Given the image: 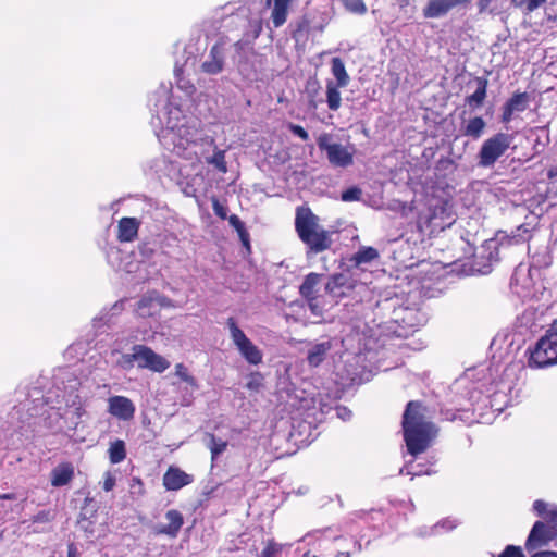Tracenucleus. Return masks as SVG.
Returning <instances> with one entry per match:
<instances>
[{
  "label": "nucleus",
  "mask_w": 557,
  "mask_h": 557,
  "mask_svg": "<svg viewBox=\"0 0 557 557\" xmlns=\"http://www.w3.org/2000/svg\"><path fill=\"white\" fill-rule=\"evenodd\" d=\"M421 400L407 403L401 418V429L407 451L416 457L424 453L436 438L440 429L426 417Z\"/></svg>",
  "instance_id": "f257e3e1"
},
{
  "label": "nucleus",
  "mask_w": 557,
  "mask_h": 557,
  "mask_svg": "<svg viewBox=\"0 0 557 557\" xmlns=\"http://www.w3.org/2000/svg\"><path fill=\"white\" fill-rule=\"evenodd\" d=\"M295 231L307 247V255H318L332 248L334 232L323 228L320 219L307 206L296 209Z\"/></svg>",
  "instance_id": "f03ea898"
},
{
  "label": "nucleus",
  "mask_w": 557,
  "mask_h": 557,
  "mask_svg": "<svg viewBox=\"0 0 557 557\" xmlns=\"http://www.w3.org/2000/svg\"><path fill=\"white\" fill-rule=\"evenodd\" d=\"M528 362L531 368H546L557 364V326H555V323L530 349Z\"/></svg>",
  "instance_id": "7ed1b4c3"
},
{
  "label": "nucleus",
  "mask_w": 557,
  "mask_h": 557,
  "mask_svg": "<svg viewBox=\"0 0 557 557\" xmlns=\"http://www.w3.org/2000/svg\"><path fill=\"white\" fill-rule=\"evenodd\" d=\"M455 222L451 212V206L447 200L438 199V202L429 208L426 215H420L418 225L421 231H444Z\"/></svg>",
  "instance_id": "20e7f679"
},
{
  "label": "nucleus",
  "mask_w": 557,
  "mask_h": 557,
  "mask_svg": "<svg viewBox=\"0 0 557 557\" xmlns=\"http://www.w3.org/2000/svg\"><path fill=\"white\" fill-rule=\"evenodd\" d=\"M512 136L507 133H497L487 138L478 153V165L490 168L508 150Z\"/></svg>",
  "instance_id": "39448f33"
},
{
  "label": "nucleus",
  "mask_w": 557,
  "mask_h": 557,
  "mask_svg": "<svg viewBox=\"0 0 557 557\" xmlns=\"http://www.w3.org/2000/svg\"><path fill=\"white\" fill-rule=\"evenodd\" d=\"M226 325L228 326L231 338L240 356L252 366L260 364L263 359L262 351L246 336L236 320L230 317L226 320Z\"/></svg>",
  "instance_id": "423d86ee"
},
{
  "label": "nucleus",
  "mask_w": 557,
  "mask_h": 557,
  "mask_svg": "<svg viewBox=\"0 0 557 557\" xmlns=\"http://www.w3.org/2000/svg\"><path fill=\"white\" fill-rule=\"evenodd\" d=\"M330 134H321L318 137V147L321 151L326 152L329 162L334 166L347 168L354 163L356 149L354 145L343 146L337 143H330Z\"/></svg>",
  "instance_id": "0eeeda50"
},
{
  "label": "nucleus",
  "mask_w": 557,
  "mask_h": 557,
  "mask_svg": "<svg viewBox=\"0 0 557 557\" xmlns=\"http://www.w3.org/2000/svg\"><path fill=\"white\" fill-rule=\"evenodd\" d=\"M322 277V274L311 272L305 276L299 287L300 295L307 300L311 312L315 315H322L326 306L324 297L318 294V286Z\"/></svg>",
  "instance_id": "6e6552de"
},
{
  "label": "nucleus",
  "mask_w": 557,
  "mask_h": 557,
  "mask_svg": "<svg viewBox=\"0 0 557 557\" xmlns=\"http://www.w3.org/2000/svg\"><path fill=\"white\" fill-rule=\"evenodd\" d=\"M132 350L135 351L134 358L137 359V368L139 369L162 373L170 367V362L149 346L136 344L132 347Z\"/></svg>",
  "instance_id": "1a4fd4ad"
},
{
  "label": "nucleus",
  "mask_w": 557,
  "mask_h": 557,
  "mask_svg": "<svg viewBox=\"0 0 557 557\" xmlns=\"http://www.w3.org/2000/svg\"><path fill=\"white\" fill-rule=\"evenodd\" d=\"M557 537V532L552 523L545 521H536L525 541V549L531 553L537 548L547 546Z\"/></svg>",
  "instance_id": "9d476101"
},
{
  "label": "nucleus",
  "mask_w": 557,
  "mask_h": 557,
  "mask_svg": "<svg viewBox=\"0 0 557 557\" xmlns=\"http://www.w3.org/2000/svg\"><path fill=\"white\" fill-rule=\"evenodd\" d=\"M356 285L357 281L352 276L346 273H335L329 277L325 292L333 300H338L349 296Z\"/></svg>",
  "instance_id": "9b49d317"
},
{
  "label": "nucleus",
  "mask_w": 557,
  "mask_h": 557,
  "mask_svg": "<svg viewBox=\"0 0 557 557\" xmlns=\"http://www.w3.org/2000/svg\"><path fill=\"white\" fill-rule=\"evenodd\" d=\"M135 405L126 396H111L108 399V412L123 421H129L135 416Z\"/></svg>",
  "instance_id": "f8f14e48"
},
{
  "label": "nucleus",
  "mask_w": 557,
  "mask_h": 557,
  "mask_svg": "<svg viewBox=\"0 0 557 557\" xmlns=\"http://www.w3.org/2000/svg\"><path fill=\"white\" fill-rule=\"evenodd\" d=\"M193 482L194 475L176 466H170L162 478V485L166 491H178Z\"/></svg>",
  "instance_id": "ddd939ff"
},
{
  "label": "nucleus",
  "mask_w": 557,
  "mask_h": 557,
  "mask_svg": "<svg viewBox=\"0 0 557 557\" xmlns=\"http://www.w3.org/2000/svg\"><path fill=\"white\" fill-rule=\"evenodd\" d=\"M296 0H265V7L271 10L270 18L275 28L283 26L289 16Z\"/></svg>",
  "instance_id": "4468645a"
},
{
  "label": "nucleus",
  "mask_w": 557,
  "mask_h": 557,
  "mask_svg": "<svg viewBox=\"0 0 557 557\" xmlns=\"http://www.w3.org/2000/svg\"><path fill=\"white\" fill-rule=\"evenodd\" d=\"M471 0H430L423 9V15L426 18H437L446 15L458 5H466Z\"/></svg>",
  "instance_id": "2eb2a0df"
},
{
  "label": "nucleus",
  "mask_w": 557,
  "mask_h": 557,
  "mask_svg": "<svg viewBox=\"0 0 557 557\" xmlns=\"http://www.w3.org/2000/svg\"><path fill=\"white\" fill-rule=\"evenodd\" d=\"M165 518L169 521L168 524L158 525L154 529L157 535H168L172 539L176 537L184 524V517L177 509H170L165 513Z\"/></svg>",
  "instance_id": "dca6fc26"
},
{
  "label": "nucleus",
  "mask_w": 557,
  "mask_h": 557,
  "mask_svg": "<svg viewBox=\"0 0 557 557\" xmlns=\"http://www.w3.org/2000/svg\"><path fill=\"white\" fill-rule=\"evenodd\" d=\"M140 221L136 218H122L117 223V240L120 243H131L138 236Z\"/></svg>",
  "instance_id": "f3484780"
},
{
  "label": "nucleus",
  "mask_w": 557,
  "mask_h": 557,
  "mask_svg": "<svg viewBox=\"0 0 557 557\" xmlns=\"http://www.w3.org/2000/svg\"><path fill=\"white\" fill-rule=\"evenodd\" d=\"M74 475V466L69 461H64L51 470L50 483L53 487L65 486L73 480Z\"/></svg>",
  "instance_id": "a211bd4d"
},
{
  "label": "nucleus",
  "mask_w": 557,
  "mask_h": 557,
  "mask_svg": "<svg viewBox=\"0 0 557 557\" xmlns=\"http://www.w3.org/2000/svg\"><path fill=\"white\" fill-rule=\"evenodd\" d=\"M380 253L376 248L371 246H362L359 250L349 258V263L352 268H360L363 264H369L379 259Z\"/></svg>",
  "instance_id": "6ab92c4d"
},
{
  "label": "nucleus",
  "mask_w": 557,
  "mask_h": 557,
  "mask_svg": "<svg viewBox=\"0 0 557 557\" xmlns=\"http://www.w3.org/2000/svg\"><path fill=\"white\" fill-rule=\"evenodd\" d=\"M224 60L222 49L219 45H214L210 50V60L202 63V71L207 74H218L223 70Z\"/></svg>",
  "instance_id": "aec40b11"
},
{
  "label": "nucleus",
  "mask_w": 557,
  "mask_h": 557,
  "mask_svg": "<svg viewBox=\"0 0 557 557\" xmlns=\"http://www.w3.org/2000/svg\"><path fill=\"white\" fill-rule=\"evenodd\" d=\"M487 85L488 82L485 77H478L476 89L473 94L467 96L466 102L474 108L481 107L486 98Z\"/></svg>",
  "instance_id": "412c9836"
},
{
  "label": "nucleus",
  "mask_w": 557,
  "mask_h": 557,
  "mask_svg": "<svg viewBox=\"0 0 557 557\" xmlns=\"http://www.w3.org/2000/svg\"><path fill=\"white\" fill-rule=\"evenodd\" d=\"M344 86L335 85V82L327 81L326 82V103L327 108L331 111H337L342 104V96L339 88Z\"/></svg>",
  "instance_id": "4be33fe9"
},
{
  "label": "nucleus",
  "mask_w": 557,
  "mask_h": 557,
  "mask_svg": "<svg viewBox=\"0 0 557 557\" xmlns=\"http://www.w3.org/2000/svg\"><path fill=\"white\" fill-rule=\"evenodd\" d=\"M331 70H332V74L336 78L335 85L346 87L349 84L350 78L346 71L345 64L341 58L335 57L332 59Z\"/></svg>",
  "instance_id": "5701e85b"
},
{
  "label": "nucleus",
  "mask_w": 557,
  "mask_h": 557,
  "mask_svg": "<svg viewBox=\"0 0 557 557\" xmlns=\"http://www.w3.org/2000/svg\"><path fill=\"white\" fill-rule=\"evenodd\" d=\"M485 126L486 123L483 117L474 116L468 121L467 125L463 127L462 133L465 136L478 139L482 136Z\"/></svg>",
  "instance_id": "b1692460"
},
{
  "label": "nucleus",
  "mask_w": 557,
  "mask_h": 557,
  "mask_svg": "<svg viewBox=\"0 0 557 557\" xmlns=\"http://www.w3.org/2000/svg\"><path fill=\"white\" fill-rule=\"evenodd\" d=\"M174 375L181 381L186 383L191 391L199 389L197 379L189 372V369L183 363H176L174 367Z\"/></svg>",
  "instance_id": "393cba45"
},
{
  "label": "nucleus",
  "mask_w": 557,
  "mask_h": 557,
  "mask_svg": "<svg viewBox=\"0 0 557 557\" xmlns=\"http://www.w3.org/2000/svg\"><path fill=\"white\" fill-rule=\"evenodd\" d=\"M330 348V343H320L314 345L308 352L307 360L309 364L318 367L324 360Z\"/></svg>",
  "instance_id": "a878e982"
},
{
  "label": "nucleus",
  "mask_w": 557,
  "mask_h": 557,
  "mask_svg": "<svg viewBox=\"0 0 557 557\" xmlns=\"http://www.w3.org/2000/svg\"><path fill=\"white\" fill-rule=\"evenodd\" d=\"M109 460L111 463L116 465L126 458V446L123 440H115L112 442L108 449Z\"/></svg>",
  "instance_id": "bb28decb"
},
{
  "label": "nucleus",
  "mask_w": 557,
  "mask_h": 557,
  "mask_svg": "<svg viewBox=\"0 0 557 557\" xmlns=\"http://www.w3.org/2000/svg\"><path fill=\"white\" fill-rule=\"evenodd\" d=\"M206 436L208 438L207 446L211 453V460L214 461L223 451L226 450L228 443L227 441L216 437L212 433H207Z\"/></svg>",
  "instance_id": "cd10ccee"
},
{
  "label": "nucleus",
  "mask_w": 557,
  "mask_h": 557,
  "mask_svg": "<svg viewBox=\"0 0 557 557\" xmlns=\"http://www.w3.org/2000/svg\"><path fill=\"white\" fill-rule=\"evenodd\" d=\"M529 100L530 97L527 92H515L505 104L515 112H522L528 108Z\"/></svg>",
  "instance_id": "c85d7f7f"
},
{
  "label": "nucleus",
  "mask_w": 557,
  "mask_h": 557,
  "mask_svg": "<svg viewBox=\"0 0 557 557\" xmlns=\"http://www.w3.org/2000/svg\"><path fill=\"white\" fill-rule=\"evenodd\" d=\"M320 84L317 79L309 81L306 85V92L308 95V106L310 109H317L318 104L322 101L318 99L319 91H320Z\"/></svg>",
  "instance_id": "c756f323"
},
{
  "label": "nucleus",
  "mask_w": 557,
  "mask_h": 557,
  "mask_svg": "<svg viewBox=\"0 0 557 557\" xmlns=\"http://www.w3.org/2000/svg\"><path fill=\"white\" fill-rule=\"evenodd\" d=\"M531 238L530 230L524 225H519L516 231L512 232L510 236H508L509 245H519Z\"/></svg>",
  "instance_id": "7c9ffc66"
},
{
  "label": "nucleus",
  "mask_w": 557,
  "mask_h": 557,
  "mask_svg": "<svg viewBox=\"0 0 557 557\" xmlns=\"http://www.w3.org/2000/svg\"><path fill=\"white\" fill-rule=\"evenodd\" d=\"M476 5L480 14H496L500 8V0H479Z\"/></svg>",
  "instance_id": "2f4dec72"
},
{
  "label": "nucleus",
  "mask_w": 557,
  "mask_h": 557,
  "mask_svg": "<svg viewBox=\"0 0 557 557\" xmlns=\"http://www.w3.org/2000/svg\"><path fill=\"white\" fill-rule=\"evenodd\" d=\"M344 8L354 14L362 15L367 12V5L363 0H341Z\"/></svg>",
  "instance_id": "473e14b6"
},
{
  "label": "nucleus",
  "mask_w": 557,
  "mask_h": 557,
  "mask_svg": "<svg viewBox=\"0 0 557 557\" xmlns=\"http://www.w3.org/2000/svg\"><path fill=\"white\" fill-rule=\"evenodd\" d=\"M207 162L209 164H213L222 173H225L227 171L224 150L214 151L213 156L209 158Z\"/></svg>",
  "instance_id": "72a5a7b5"
},
{
  "label": "nucleus",
  "mask_w": 557,
  "mask_h": 557,
  "mask_svg": "<svg viewBox=\"0 0 557 557\" xmlns=\"http://www.w3.org/2000/svg\"><path fill=\"white\" fill-rule=\"evenodd\" d=\"M545 2L546 0H512L515 7L524 9L527 12L535 11Z\"/></svg>",
  "instance_id": "f704fd0d"
},
{
  "label": "nucleus",
  "mask_w": 557,
  "mask_h": 557,
  "mask_svg": "<svg viewBox=\"0 0 557 557\" xmlns=\"http://www.w3.org/2000/svg\"><path fill=\"white\" fill-rule=\"evenodd\" d=\"M361 198V189L359 187H350L342 193L341 199L345 202L358 201Z\"/></svg>",
  "instance_id": "c9c22d12"
},
{
  "label": "nucleus",
  "mask_w": 557,
  "mask_h": 557,
  "mask_svg": "<svg viewBox=\"0 0 557 557\" xmlns=\"http://www.w3.org/2000/svg\"><path fill=\"white\" fill-rule=\"evenodd\" d=\"M498 557H525L520 546L507 545Z\"/></svg>",
  "instance_id": "e433bc0d"
},
{
  "label": "nucleus",
  "mask_w": 557,
  "mask_h": 557,
  "mask_svg": "<svg viewBox=\"0 0 557 557\" xmlns=\"http://www.w3.org/2000/svg\"><path fill=\"white\" fill-rule=\"evenodd\" d=\"M287 128L301 140L307 141L309 139L308 132L301 125L288 123Z\"/></svg>",
  "instance_id": "4c0bfd02"
},
{
  "label": "nucleus",
  "mask_w": 557,
  "mask_h": 557,
  "mask_svg": "<svg viewBox=\"0 0 557 557\" xmlns=\"http://www.w3.org/2000/svg\"><path fill=\"white\" fill-rule=\"evenodd\" d=\"M212 208L215 213L221 220L227 219V209L225 206H223L216 197H212Z\"/></svg>",
  "instance_id": "58836bf2"
},
{
  "label": "nucleus",
  "mask_w": 557,
  "mask_h": 557,
  "mask_svg": "<svg viewBox=\"0 0 557 557\" xmlns=\"http://www.w3.org/2000/svg\"><path fill=\"white\" fill-rule=\"evenodd\" d=\"M310 28V21L306 17H302L298 23L297 27L293 33V37L297 40L302 33H308Z\"/></svg>",
  "instance_id": "ea45409f"
},
{
  "label": "nucleus",
  "mask_w": 557,
  "mask_h": 557,
  "mask_svg": "<svg viewBox=\"0 0 557 557\" xmlns=\"http://www.w3.org/2000/svg\"><path fill=\"white\" fill-rule=\"evenodd\" d=\"M135 357V351L132 350L131 354H124L120 360V364L123 369L129 370L135 363L137 364V359Z\"/></svg>",
  "instance_id": "a19ab883"
},
{
  "label": "nucleus",
  "mask_w": 557,
  "mask_h": 557,
  "mask_svg": "<svg viewBox=\"0 0 557 557\" xmlns=\"http://www.w3.org/2000/svg\"><path fill=\"white\" fill-rule=\"evenodd\" d=\"M129 487L132 490V493H136L139 496H143L145 494V486L144 482L140 478L134 476L131 480Z\"/></svg>",
  "instance_id": "79ce46f5"
},
{
  "label": "nucleus",
  "mask_w": 557,
  "mask_h": 557,
  "mask_svg": "<svg viewBox=\"0 0 557 557\" xmlns=\"http://www.w3.org/2000/svg\"><path fill=\"white\" fill-rule=\"evenodd\" d=\"M153 302V299L151 297H141L140 300L137 302V310L139 312L140 315L145 317V315H150L149 312H145V309L146 308H149Z\"/></svg>",
  "instance_id": "37998d69"
},
{
  "label": "nucleus",
  "mask_w": 557,
  "mask_h": 557,
  "mask_svg": "<svg viewBox=\"0 0 557 557\" xmlns=\"http://www.w3.org/2000/svg\"><path fill=\"white\" fill-rule=\"evenodd\" d=\"M228 220V223L232 227L235 228V231L237 233H243L245 234V224L242 222V220L236 215V214H232L231 216L227 218Z\"/></svg>",
  "instance_id": "c03bdc74"
},
{
  "label": "nucleus",
  "mask_w": 557,
  "mask_h": 557,
  "mask_svg": "<svg viewBox=\"0 0 557 557\" xmlns=\"http://www.w3.org/2000/svg\"><path fill=\"white\" fill-rule=\"evenodd\" d=\"M533 510L545 520V516L549 512L547 504L542 499H536L533 503Z\"/></svg>",
  "instance_id": "a18cd8bd"
},
{
  "label": "nucleus",
  "mask_w": 557,
  "mask_h": 557,
  "mask_svg": "<svg viewBox=\"0 0 557 557\" xmlns=\"http://www.w3.org/2000/svg\"><path fill=\"white\" fill-rule=\"evenodd\" d=\"M115 483H116L115 476L111 472H107L104 475L102 488L106 492H110L115 486Z\"/></svg>",
  "instance_id": "49530a36"
},
{
  "label": "nucleus",
  "mask_w": 557,
  "mask_h": 557,
  "mask_svg": "<svg viewBox=\"0 0 557 557\" xmlns=\"http://www.w3.org/2000/svg\"><path fill=\"white\" fill-rule=\"evenodd\" d=\"M277 552V546L274 541H269L267 546L263 548L261 553V557H274Z\"/></svg>",
  "instance_id": "de8ad7c7"
},
{
  "label": "nucleus",
  "mask_w": 557,
  "mask_h": 557,
  "mask_svg": "<svg viewBox=\"0 0 557 557\" xmlns=\"http://www.w3.org/2000/svg\"><path fill=\"white\" fill-rule=\"evenodd\" d=\"M513 113H515V111L512 109H510L508 106L504 104L503 112H502V122L503 123L510 122Z\"/></svg>",
  "instance_id": "09e8293b"
},
{
  "label": "nucleus",
  "mask_w": 557,
  "mask_h": 557,
  "mask_svg": "<svg viewBox=\"0 0 557 557\" xmlns=\"http://www.w3.org/2000/svg\"><path fill=\"white\" fill-rule=\"evenodd\" d=\"M50 519V512L49 511H39L33 519V522H47Z\"/></svg>",
  "instance_id": "8fccbe9b"
},
{
  "label": "nucleus",
  "mask_w": 557,
  "mask_h": 557,
  "mask_svg": "<svg viewBox=\"0 0 557 557\" xmlns=\"http://www.w3.org/2000/svg\"><path fill=\"white\" fill-rule=\"evenodd\" d=\"M531 557H557V552L542 550L534 553Z\"/></svg>",
  "instance_id": "3c124183"
},
{
  "label": "nucleus",
  "mask_w": 557,
  "mask_h": 557,
  "mask_svg": "<svg viewBox=\"0 0 557 557\" xmlns=\"http://www.w3.org/2000/svg\"><path fill=\"white\" fill-rule=\"evenodd\" d=\"M66 557H79L77 547L74 543H70L67 545V556Z\"/></svg>",
  "instance_id": "603ef678"
},
{
  "label": "nucleus",
  "mask_w": 557,
  "mask_h": 557,
  "mask_svg": "<svg viewBox=\"0 0 557 557\" xmlns=\"http://www.w3.org/2000/svg\"><path fill=\"white\" fill-rule=\"evenodd\" d=\"M237 234H238L243 245L249 249L250 240H249V234H248L247 230H245V234H243V233H237Z\"/></svg>",
  "instance_id": "864d4df0"
},
{
  "label": "nucleus",
  "mask_w": 557,
  "mask_h": 557,
  "mask_svg": "<svg viewBox=\"0 0 557 557\" xmlns=\"http://www.w3.org/2000/svg\"><path fill=\"white\" fill-rule=\"evenodd\" d=\"M547 177L550 181H557V166H553L547 171Z\"/></svg>",
  "instance_id": "5fc2aeb1"
},
{
  "label": "nucleus",
  "mask_w": 557,
  "mask_h": 557,
  "mask_svg": "<svg viewBox=\"0 0 557 557\" xmlns=\"http://www.w3.org/2000/svg\"><path fill=\"white\" fill-rule=\"evenodd\" d=\"M0 499L13 500V499H15V494L14 493L0 494Z\"/></svg>",
  "instance_id": "6e6d98bb"
},
{
  "label": "nucleus",
  "mask_w": 557,
  "mask_h": 557,
  "mask_svg": "<svg viewBox=\"0 0 557 557\" xmlns=\"http://www.w3.org/2000/svg\"><path fill=\"white\" fill-rule=\"evenodd\" d=\"M194 397L189 395V397H183L182 405L190 406L193 404Z\"/></svg>",
  "instance_id": "4d7b16f0"
},
{
  "label": "nucleus",
  "mask_w": 557,
  "mask_h": 557,
  "mask_svg": "<svg viewBox=\"0 0 557 557\" xmlns=\"http://www.w3.org/2000/svg\"><path fill=\"white\" fill-rule=\"evenodd\" d=\"M335 557H351L349 552H338Z\"/></svg>",
  "instance_id": "13d9d810"
},
{
  "label": "nucleus",
  "mask_w": 557,
  "mask_h": 557,
  "mask_svg": "<svg viewBox=\"0 0 557 557\" xmlns=\"http://www.w3.org/2000/svg\"><path fill=\"white\" fill-rule=\"evenodd\" d=\"M518 275H519V272L516 271L512 278H511V285H517L518 283Z\"/></svg>",
  "instance_id": "bf43d9fd"
},
{
  "label": "nucleus",
  "mask_w": 557,
  "mask_h": 557,
  "mask_svg": "<svg viewBox=\"0 0 557 557\" xmlns=\"http://www.w3.org/2000/svg\"><path fill=\"white\" fill-rule=\"evenodd\" d=\"M302 557H317L315 555L311 554L310 552H306Z\"/></svg>",
  "instance_id": "052dcab7"
},
{
  "label": "nucleus",
  "mask_w": 557,
  "mask_h": 557,
  "mask_svg": "<svg viewBox=\"0 0 557 557\" xmlns=\"http://www.w3.org/2000/svg\"><path fill=\"white\" fill-rule=\"evenodd\" d=\"M407 473H408V474H411V475H412V478H413L414 475H420V474H421V472H410V471H407Z\"/></svg>",
  "instance_id": "680f3d73"
}]
</instances>
